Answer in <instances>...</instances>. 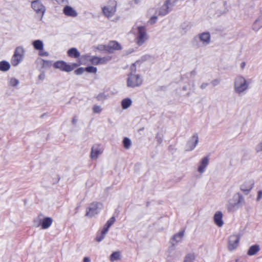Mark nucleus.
<instances>
[{"instance_id":"f257e3e1","label":"nucleus","mask_w":262,"mask_h":262,"mask_svg":"<svg viewBox=\"0 0 262 262\" xmlns=\"http://www.w3.org/2000/svg\"><path fill=\"white\" fill-rule=\"evenodd\" d=\"M135 35V41L139 46H142L148 39L146 28L143 26L135 25L132 30Z\"/></svg>"},{"instance_id":"f03ea898","label":"nucleus","mask_w":262,"mask_h":262,"mask_svg":"<svg viewBox=\"0 0 262 262\" xmlns=\"http://www.w3.org/2000/svg\"><path fill=\"white\" fill-rule=\"evenodd\" d=\"M25 54V51L23 46L17 47L11 59V63L14 67L18 66L23 60Z\"/></svg>"},{"instance_id":"7ed1b4c3","label":"nucleus","mask_w":262,"mask_h":262,"mask_svg":"<svg viewBox=\"0 0 262 262\" xmlns=\"http://www.w3.org/2000/svg\"><path fill=\"white\" fill-rule=\"evenodd\" d=\"M31 8L34 10L40 20H42L46 11V8L40 0H34L31 3Z\"/></svg>"},{"instance_id":"20e7f679","label":"nucleus","mask_w":262,"mask_h":262,"mask_svg":"<svg viewBox=\"0 0 262 262\" xmlns=\"http://www.w3.org/2000/svg\"><path fill=\"white\" fill-rule=\"evenodd\" d=\"M210 40L211 36L209 32H205L195 36L193 38V42L195 46L199 47L200 46L198 42V41L201 42L202 45L206 46L210 43Z\"/></svg>"},{"instance_id":"39448f33","label":"nucleus","mask_w":262,"mask_h":262,"mask_svg":"<svg viewBox=\"0 0 262 262\" xmlns=\"http://www.w3.org/2000/svg\"><path fill=\"white\" fill-rule=\"evenodd\" d=\"M249 86L245 78L242 76H237L234 81V88L235 91L238 93H241L246 91Z\"/></svg>"},{"instance_id":"423d86ee","label":"nucleus","mask_w":262,"mask_h":262,"mask_svg":"<svg viewBox=\"0 0 262 262\" xmlns=\"http://www.w3.org/2000/svg\"><path fill=\"white\" fill-rule=\"evenodd\" d=\"M143 80L139 74L129 73L128 75L127 85L128 87L135 88L139 86L142 83Z\"/></svg>"},{"instance_id":"0eeeda50","label":"nucleus","mask_w":262,"mask_h":262,"mask_svg":"<svg viewBox=\"0 0 262 262\" xmlns=\"http://www.w3.org/2000/svg\"><path fill=\"white\" fill-rule=\"evenodd\" d=\"M177 2V0H166L160 8L158 11L159 15L164 16L168 14Z\"/></svg>"},{"instance_id":"6e6552de","label":"nucleus","mask_w":262,"mask_h":262,"mask_svg":"<svg viewBox=\"0 0 262 262\" xmlns=\"http://www.w3.org/2000/svg\"><path fill=\"white\" fill-rule=\"evenodd\" d=\"M53 66L55 69H60L62 71L69 72L73 71L77 66L76 63L68 64L66 62L61 60L54 63Z\"/></svg>"},{"instance_id":"1a4fd4ad","label":"nucleus","mask_w":262,"mask_h":262,"mask_svg":"<svg viewBox=\"0 0 262 262\" xmlns=\"http://www.w3.org/2000/svg\"><path fill=\"white\" fill-rule=\"evenodd\" d=\"M102 204L98 202H93L91 203L86 209L85 215L90 217L94 216L98 214L100 210Z\"/></svg>"},{"instance_id":"9d476101","label":"nucleus","mask_w":262,"mask_h":262,"mask_svg":"<svg viewBox=\"0 0 262 262\" xmlns=\"http://www.w3.org/2000/svg\"><path fill=\"white\" fill-rule=\"evenodd\" d=\"M198 142L199 136L197 133H195L188 140L185 145V151H190L193 150L196 147Z\"/></svg>"},{"instance_id":"9b49d317","label":"nucleus","mask_w":262,"mask_h":262,"mask_svg":"<svg viewBox=\"0 0 262 262\" xmlns=\"http://www.w3.org/2000/svg\"><path fill=\"white\" fill-rule=\"evenodd\" d=\"M102 12L104 15L107 18L112 17L116 11V3H113V6H104L102 8Z\"/></svg>"},{"instance_id":"f8f14e48","label":"nucleus","mask_w":262,"mask_h":262,"mask_svg":"<svg viewBox=\"0 0 262 262\" xmlns=\"http://www.w3.org/2000/svg\"><path fill=\"white\" fill-rule=\"evenodd\" d=\"M209 159L208 156L202 158L198 164V171L202 174L204 173L209 165Z\"/></svg>"},{"instance_id":"ddd939ff","label":"nucleus","mask_w":262,"mask_h":262,"mask_svg":"<svg viewBox=\"0 0 262 262\" xmlns=\"http://www.w3.org/2000/svg\"><path fill=\"white\" fill-rule=\"evenodd\" d=\"M103 152L102 149L99 144H95L91 148V151L90 157L93 160L97 159L98 157L102 154Z\"/></svg>"},{"instance_id":"4468645a","label":"nucleus","mask_w":262,"mask_h":262,"mask_svg":"<svg viewBox=\"0 0 262 262\" xmlns=\"http://www.w3.org/2000/svg\"><path fill=\"white\" fill-rule=\"evenodd\" d=\"M184 235V230L180 231L179 233L175 234L170 239L171 245L174 246L178 243L180 242Z\"/></svg>"},{"instance_id":"2eb2a0df","label":"nucleus","mask_w":262,"mask_h":262,"mask_svg":"<svg viewBox=\"0 0 262 262\" xmlns=\"http://www.w3.org/2000/svg\"><path fill=\"white\" fill-rule=\"evenodd\" d=\"M253 186L254 182L253 181H246L241 185V189L245 194H247L252 189Z\"/></svg>"},{"instance_id":"dca6fc26","label":"nucleus","mask_w":262,"mask_h":262,"mask_svg":"<svg viewBox=\"0 0 262 262\" xmlns=\"http://www.w3.org/2000/svg\"><path fill=\"white\" fill-rule=\"evenodd\" d=\"M223 213L220 211H216L213 217V220L214 223L216 226L219 227H222L223 225Z\"/></svg>"},{"instance_id":"f3484780","label":"nucleus","mask_w":262,"mask_h":262,"mask_svg":"<svg viewBox=\"0 0 262 262\" xmlns=\"http://www.w3.org/2000/svg\"><path fill=\"white\" fill-rule=\"evenodd\" d=\"M63 13L68 16L75 17L78 15L77 12L72 7L66 6L63 10Z\"/></svg>"},{"instance_id":"a211bd4d","label":"nucleus","mask_w":262,"mask_h":262,"mask_svg":"<svg viewBox=\"0 0 262 262\" xmlns=\"http://www.w3.org/2000/svg\"><path fill=\"white\" fill-rule=\"evenodd\" d=\"M240 236L238 235H232L230 236V242H232L233 243H230V250L236 249L238 246Z\"/></svg>"},{"instance_id":"6ab92c4d","label":"nucleus","mask_w":262,"mask_h":262,"mask_svg":"<svg viewBox=\"0 0 262 262\" xmlns=\"http://www.w3.org/2000/svg\"><path fill=\"white\" fill-rule=\"evenodd\" d=\"M262 27V11L257 19L254 22L252 25V29L254 31H258Z\"/></svg>"},{"instance_id":"aec40b11","label":"nucleus","mask_w":262,"mask_h":262,"mask_svg":"<svg viewBox=\"0 0 262 262\" xmlns=\"http://www.w3.org/2000/svg\"><path fill=\"white\" fill-rule=\"evenodd\" d=\"M53 220L50 217H42L41 228L42 229H48L52 225Z\"/></svg>"},{"instance_id":"412c9836","label":"nucleus","mask_w":262,"mask_h":262,"mask_svg":"<svg viewBox=\"0 0 262 262\" xmlns=\"http://www.w3.org/2000/svg\"><path fill=\"white\" fill-rule=\"evenodd\" d=\"M67 54L68 56L71 58H77L80 56L79 52L76 48H72L70 49L68 51Z\"/></svg>"},{"instance_id":"4be33fe9","label":"nucleus","mask_w":262,"mask_h":262,"mask_svg":"<svg viewBox=\"0 0 262 262\" xmlns=\"http://www.w3.org/2000/svg\"><path fill=\"white\" fill-rule=\"evenodd\" d=\"M259 250V246L255 244L250 247L247 251V254L249 256H252L256 254Z\"/></svg>"},{"instance_id":"5701e85b","label":"nucleus","mask_w":262,"mask_h":262,"mask_svg":"<svg viewBox=\"0 0 262 262\" xmlns=\"http://www.w3.org/2000/svg\"><path fill=\"white\" fill-rule=\"evenodd\" d=\"M43 215L42 214H39L37 217H35L33 221V224L35 227H38L41 226L42 220Z\"/></svg>"},{"instance_id":"b1692460","label":"nucleus","mask_w":262,"mask_h":262,"mask_svg":"<svg viewBox=\"0 0 262 262\" xmlns=\"http://www.w3.org/2000/svg\"><path fill=\"white\" fill-rule=\"evenodd\" d=\"M10 68V64L9 62L3 60L0 61V71L3 72L8 71Z\"/></svg>"},{"instance_id":"393cba45","label":"nucleus","mask_w":262,"mask_h":262,"mask_svg":"<svg viewBox=\"0 0 262 262\" xmlns=\"http://www.w3.org/2000/svg\"><path fill=\"white\" fill-rule=\"evenodd\" d=\"M32 45L33 46L34 49L37 50H42L43 49V42L40 40H36L33 41Z\"/></svg>"},{"instance_id":"a878e982","label":"nucleus","mask_w":262,"mask_h":262,"mask_svg":"<svg viewBox=\"0 0 262 262\" xmlns=\"http://www.w3.org/2000/svg\"><path fill=\"white\" fill-rule=\"evenodd\" d=\"M132 103V101L130 98H125L121 101V106L124 110L127 109L131 105Z\"/></svg>"},{"instance_id":"bb28decb","label":"nucleus","mask_w":262,"mask_h":262,"mask_svg":"<svg viewBox=\"0 0 262 262\" xmlns=\"http://www.w3.org/2000/svg\"><path fill=\"white\" fill-rule=\"evenodd\" d=\"M109 43L113 51L115 50H120L122 49L121 45L116 41H112Z\"/></svg>"},{"instance_id":"cd10ccee","label":"nucleus","mask_w":262,"mask_h":262,"mask_svg":"<svg viewBox=\"0 0 262 262\" xmlns=\"http://www.w3.org/2000/svg\"><path fill=\"white\" fill-rule=\"evenodd\" d=\"M121 258V255L120 252L116 251L114 252L110 255V260L111 261H114L115 260H119Z\"/></svg>"},{"instance_id":"c85d7f7f","label":"nucleus","mask_w":262,"mask_h":262,"mask_svg":"<svg viewBox=\"0 0 262 262\" xmlns=\"http://www.w3.org/2000/svg\"><path fill=\"white\" fill-rule=\"evenodd\" d=\"M123 144L124 147L128 149L130 148L131 145H132V142L131 140L127 137H125L123 140Z\"/></svg>"},{"instance_id":"c756f323","label":"nucleus","mask_w":262,"mask_h":262,"mask_svg":"<svg viewBox=\"0 0 262 262\" xmlns=\"http://www.w3.org/2000/svg\"><path fill=\"white\" fill-rule=\"evenodd\" d=\"M194 254L193 253H188L185 256L183 262H194Z\"/></svg>"},{"instance_id":"7c9ffc66","label":"nucleus","mask_w":262,"mask_h":262,"mask_svg":"<svg viewBox=\"0 0 262 262\" xmlns=\"http://www.w3.org/2000/svg\"><path fill=\"white\" fill-rule=\"evenodd\" d=\"M234 199H235V201H237V204H242L244 202V199L243 196H242V195L241 194H240L239 193H236L234 196Z\"/></svg>"},{"instance_id":"2f4dec72","label":"nucleus","mask_w":262,"mask_h":262,"mask_svg":"<svg viewBox=\"0 0 262 262\" xmlns=\"http://www.w3.org/2000/svg\"><path fill=\"white\" fill-rule=\"evenodd\" d=\"M112 59V57L107 56L103 57H99V64H104L107 63Z\"/></svg>"},{"instance_id":"473e14b6","label":"nucleus","mask_w":262,"mask_h":262,"mask_svg":"<svg viewBox=\"0 0 262 262\" xmlns=\"http://www.w3.org/2000/svg\"><path fill=\"white\" fill-rule=\"evenodd\" d=\"M90 61L95 65L99 64V57L95 56H90Z\"/></svg>"},{"instance_id":"72a5a7b5","label":"nucleus","mask_w":262,"mask_h":262,"mask_svg":"<svg viewBox=\"0 0 262 262\" xmlns=\"http://www.w3.org/2000/svg\"><path fill=\"white\" fill-rule=\"evenodd\" d=\"M19 83V80L15 78H11L9 81V84L13 87L17 86Z\"/></svg>"},{"instance_id":"f704fd0d","label":"nucleus","mask_w":262,"mask_h":262,"mask_svg":"<svg viewBox=\"0 0 262 262\" xmlns=\"http://www.w3.org/2000/svg\"><path fill=\"white\" fill-rule=\"evenodd\" d=\"M85 71L90 73H96L97 71V68L93 66H88L85 68Z\"/></svg>"},{"instance_id":"c9c22d12","label":"nucleus","mask_w":262,"mask_h":262,"mask_svg":"<svg viewBox=\"0 0 262 262\" xmlns=\"http://www.w3.org/2000/svg\"><path fill=\"white\" fill-rule=\"evenodd\" d=\"M116 219L114 216L111 217L106 223V225L110 228V227L115 223Z\"/></svg>"},{"instance_id":"e433bc0d","label":"nucleus","mask_w":262,"mask_h":262,"mask_svg":"<svg viewBox=\"0 0 262 262\" xmlns=\"http://www.w3.org/2000/svg\"><path fill=\"white\" fill-rule=\"evenodd\" d=\"M106 234H103L101 231L100 234H98L96 237V241L98 242H101L105 237Z\"/></svg>"},{"instance_id":"4c0bfd02","label":"nucleus","mask_w":262,"mask_h":262,"mask_svg":"<svg viewBox=\"0 0 262 262\" xmlns=\"http://www.w3.org/2000/svg\"><path fill=\"white\" fill-rule=\"evenodd\" d=\"M84 71H85V68L80 67V68H79L77 69H76L74 71V73L76 75H81L82 74H83Z\"/></svg>"},{"instance_id":"58836bf2","label":"nucleus","mask_w":262,"mask_h":262,"mask_svg":"<svg viewBox=\"0 0 262 262\" xmlns=\"http://www.w3.org/2000/svg\"><path fill=\"white\" fill-rule=\"evenodd\" d=\"M93 111L94 113L99 114L101 112L102 108L100 106L96 105L93 106Z\"/></svg>"},{"instance_id":"ea45409f","label":"nucleus","mask_w":262,"mask_h":262,"mask_svg":"<svg viewBox=\"0 0 262 262\" xmlns=\"http://www.w3.org/2000/svg\"><path fill=\"white\" fill-rule=\"evenodd\" d=\"M107 98L106 96L105 95V94L103 93H100L98 95V96H97V99L99 101H102V100H104L105 99H106Z\"/></svg>"},{"instance_id":"a19ab883","label":"nucleus","mask_w":262,"mask_h":262,"mask_svg":"<svg viewBox=\"0 0 262 262\" xmlns=\"http://www.w3.org/2000/svg\"><path fill=\"white\" fill-rule=\"evenodd\" d=\"M42 61H43L42 67L44 68L50 67L52 65V62L50 61L42 59Z\"/></svg>"},{"instance_id":"79ce46f5","label":"nucleus","mask_w":262,"mask_h":262,"mask_svg":"<svg viewBox=\"0 0 262 262\" xmlns=\"http://www.w3.org/2000/svg\"><path fill=\"white\" fill-rule=\"evenodd\" d=\"M105 47H106V48H105V51L106 52L109 53H112L114 52L112 48H111V45H110V43L107 45H106Z\"/></svg>"},{"instance_id":"37998d69","label":"nucleus","mask_w":262,"mask_h":262,"mask_svg":"<svg viewBox=\"0 0 262 262\" xmlns=\"http://www.w3.org/2000/svg\"><path fill=\"white\" fill-rule=\"evenodd\" d=\"M130 72L129 73L136 74V66L135 63H133L130 67Z\"/></svg>"},{"instance_id":"c03bdc74","label":"nucleus","mask_w":262,"mask_h":262,"mask_svg":"<svg viewBox=\"0 0 262 262\" xmlns=\"http://www.w3.org/2000/svg\"><path fill=\"white\" fill-rule=\"evenodd\" d=\"M109 228L110 227H108L106 225V224H105L103 226L102 230H101V232L103 233V234H106L108 232Z\"/></svg>"},{"instance_id":"a18cd8bd","label":"nucleus","mask_w":262,"mask_h":262,"mask_svg":"<svg viewBox=\"0 0 262 262\" xmlns=\"http://www.w3.org/2000/svg\"><path fill=\"white\" fill-rule=\"evenodd\" d=\"M106 45H99L97 47V49L99 51H105L106 48Z\"/></svg>"},{"instance_id":"49530a36","label":"nucleus","mask_w":262,"mask_h":262,"mask_svg":"<svg viewBox=\"0 0 262 262\" xmlns=\"http://www.w3.org/2000/svg\"><path fill=\"white\" fill-rule=\"evenodd\" d=\"M45 77L46 75L45 73L42 72L39 75L38 78L39 80L43 81L45 79Z\"/></svg>"},{"instance_id":"de8ad7c7","label":"nucleus","mask_w":262,"mask_h":262,"mask_svg":"<svg viewBox=\"0 0 262 262\" xmlns=\"http://www.w3.org/2000/svg\"><path fill=\"white\" fill-rule=\"evenodd\" d=\"M256 150L257 152L262 151V141L256 146Z\"/></svg>"},{"instance_id":"09e8293b","label":"nucleus","mask_w":262,"mask_h":262,"mask_svg":"<svg viewBox=\"0 0 262 262\" xmlns=\"http://www.w3.org/2000/svg\"><path fill=\"white\" fill-rule=\"evenodd\" d=\"M219 83H220V81L217 79H214L211 82V83L213 86H215L218 85L219 84Z\"/></svg>"},{"instance_id":"8fccbe9b","label":"nucleus","mask_w":262,"mask_h":262,"mask_svg":"<svg viewBox=\"0 0 262 262\" xmlns=\"http://www.w3.org/2000/svg\"><path fill=\"white\" fill-rule=\"evenodd\" d=\"M157 20V16H154L150 18V19L149 20V22L151 24H153L156 22Z\"/></svg>"},{"instance_id":"3c124183","label":"nucleus","mask_w":262,"mask_h":262,"mask_svg":"<svg viewBox=\"0 0 262 262\" xmlns=\"http://www.w3.org/2000/svg\"><path fill=\"white\" fill-rule=\"evenodd\" d=\"M262 198V190H259L258 191L257 197L256 200L259 201Z\"/></svg>"},{"instance_id":"603ef678","label":"nucleus","mask_w":262,"mask_h":262,"mask_svg":"<svg viewBox=\"0 0 262 262\" xmlns=\"http://www.w3.org/2000/svg\"><path fill=\"white\" fill-rule=\"evenodd\" d=\"M157 141L159 144H161L162 142V138L161 136H159V134H157L156 136Z\"/></svg>"},{"instance_id":"864d4df0","label":"nucleus","mask_w":262,"mask_h":262,"mask_svg":"<svg viewBox=\"0 0 262 262\" xmlns=\"http://www.w3.org/2000/svg\"><path fill=\"white\" fill-rule=\"evenodd\" d=\"M209 85L208 83L204 82L203 83L201 86L200 88L201 89L204 90L206 88V87Z\"/></svg>"},{"instance_id":"5fc2aeb1","label":"nucleus","mask_w":262,"mask_h":262,"mask_svg":"<svg viewBox=\"0 0 262 262\" xmlns=\"http://www.w3.org/2000/svg\"><path fill=\"white\" fill-rule=\"evenodd\" d=\"M224 6L225 7V10H224L223 13H225V12H227L228 11V3H227V2H224Z\"/></svg>"},{"instance_id":"6e6d98bb","label":"nucleus","mask_w":262,"mask_h":262,"mask_svg":"<svg viewBox=\"0 0 262 262\" xmlns=\"http://www.w3.org/2000/svg\"><path fill=\"white\" fill-rule=\"evenodd\" d=\"M39 55L42 56H48L49 55V53L46 51L40 52Z\"/></svg>"},{"instance_id":"4d7b16f0","label":"nucleus","mask_w":262,"mask_h":262,"mask_svg":"<svg viewBox=\"0 0 262 262\" xmlns=\"http://www.w3.org/2000/svg\"><path fill=\"white\" fill-rule=\"evenodd\" d=\"M77 122V118L76 116H74L72 118V122L73 124H75Z\"/></svg>"},{"instance_id":"13d9d810","label":"nucleus","mask_w":262,"mask_h":262,"mask_svg":"<svg viewBox=\"0 0 262 262\" xmlns=\"http://www.w3.org/2000/svg\"><path fill=\"white\" fill-rule=\"evenodd\" d=\"M83 262H91V259L88 257H84L83 258Z\"/></svg>"},{"instance_id":"bf43d9fd","label":"nucleus","mask_w":262,"mask_h":262,"mask_svg":"<svg viewBox=\"0 0 262 262\" xmlns=\"http://www.w3.org/2000/svg\"><path fill=\"white\" fill-rule=\"evenodd\" d=\"M245 66H246V63L245 62H242L241 63V68L242 69H244V68L245 67Z\"/></svg>"},{"instance_id":"052dcab7","label":"nucleus","mask_w":262,"mask_h":262,"mask_svg":"<svg viewBox=\"0 0 262 262\" xmlns=\"http://www.w3.org/2000/svg\"><path fill=\"white\" fill-rule=\"evenodd\" d=\"M141 0H134V2L136 4H138L140 3Z\"/></svg>"},{"instance_id":"680f3d73","label":"nucleus","mask_w":262,"mask_h":262,"mask_svg":"<svg viewBox=\"0 0 262 262\" xmlns=\"http://www.w3.org/2000/svg\"><path fill=\"white\" fill-rule=\"evenodd\" d=\"M195 74H196V72H195V71H191V74L192 75H195Z\"/></svg>"},{"instance_id":"e2e57ef3","label":"nucleus","mask_w":262,"mask_h":262,"mask_svg":"<svg viewBox=\"0 0 262 262\" xmlns=\"http://www.w3.org/2000/svg\"><path fill=\"white\" fill-rule=\"evenodd\" d=\"M182 90L183 91H186L187 90V87L186 86H184L183 88H182Z\"/></svg>"},{"instance_id":"0e129e2a","label":"nucleus","mask_w":262,"mask_h":262,"mask_svg":"<svg viewBox=\"0 0 262 262\" xmlns=\"http://www.w3.org/2000/svg\"><path fill=\"white\" fill-rule=\"evenodd\" d=\"M190 95V92H188V93L187 94V96H189Z\"/></svg>"},{"instance_id":"69168bd1","label":"nucleus","mask_w":262,"mask_h":262,"mask_svg":"<svg viewBox=\"0 0 262 262\" xmlns=\"http://www.w3.org/2000/svg\"><path fill=\"white\" fill-rule=\"evenodd\" d=\"M194 86V83L192 84V87L193 88Z\"/></svg>"}]
</instances>
